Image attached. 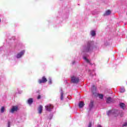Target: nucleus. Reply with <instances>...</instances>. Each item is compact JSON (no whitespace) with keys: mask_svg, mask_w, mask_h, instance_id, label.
Masks as SVG:
<instances>
[{"mask_svg":"<svg viewBox=\"0 0 127 127\" xmlns=\"http://www.w3.org/2000/svg\"><path fill=\"white\" fill-rule=\"evenodd\" d=\"M98 96H99V99H103L104 98V95L103 94H98Z\"/></svg>","mask_w":127,"mask_h":127,"instance_id":"f3484780","label":"nucleus"},{"mask_svg":"<svg viewBox=\"0 0 127 127\" xmlns=\"http://www.w3.org/2000/svg\"><path fill=\"white\" fill-rule=\"evenodd\" d=\"M88 127H92V123H91V122L89 123Z\"/></svg>","mask_w":127,"mask_h":127,"instance_id":"a878e982","label":"nucleus"},{"mask_svg":"<svg viewBox=\"0 0 127 127\" xmlns=\"http://www.w3.org/2000/svg\"><path fill=\"white\" fill-rule=\"evenodd\" d=\"M97 127H102V126L100 125H99Z\"/></svg>","mask_w":127,"mask_h":127,"instance_id":"cd10ccee","label":"nucleus"},{"mask_svg":"<svg viewBox=\"0 0 127 127\" xmlns=\"http://www.w3.org/2000/svg\"><path fill=\"white\" fill-rule=\"evenodd\" d=\"M90 34L91 36H92L93 37L94 36H96V31H94V30H92L90 32Z\"/></svg>","mask_w":127,"mask_h":127,"instance_id":"ddd939ff","label":"nucleus"},{"mask_svg":"<svg viewBox=\"0 0 127 127\" xmlns=\"http://www.w3.org/2000/svg\"><path fill=\"white\" fill-rule=\"evenodd\" d=\"M48 83H49V84H52V80L51 79V78H50V79H49Z\"/></svg>","mask_w":127,"mask_h":127,"instance_id":"4be33fe9","label":"nucleus"},{"mask_svg":"<svg viewBox=\"0 0 127 127\" xmlns=\"http://www.w3.org/2000/svg\"><path fill=\"white\" fill-rule=\"evenodd\" d=\"M23 54H24V51H22L21 52L17 55L16 58L18 59L20 58L21 56L23 55Z\"/></svg>","mask_w":127,"mask_h":127,"instance_id":"0eeeda50","label":"nucleus"},{"mask_svg":"<svg viewBox=\"0 0 127 127\" xmlns=\"http://www.w3.org/2000/svg\"><path fill=\"white\" fill-rule=\"evenodd\" d=\"M126 90L123 88L120 89V93H125Z\"/></svg>","mask_w":127,"mask_h":127,"instance_id":"6ab92c4d","label":"nucleus"},{"mask_svg":"<svg viewBox=\"0 0 127 127\" xmlns=\"http://www.w3.org/2000/svg\"><path fill=\"white\" fill-rule=\"evenodd\" d=\"M17 111H18V107H17L16 106H13L12 107V108L10 110V112L12 114H13V113H14V112H17Z\"/></svg>","mask_w":127,"mask_h":127,"instance_id":"39448f33","label":"nucleus"},{"mask_svg":"<svg viewBox=\"0 0 127 127\" xmlns=\"http://www.w3.org/2000/svg\"><path fill=\"white\" fill-rule=\"evenodd\" d=\"M38 100H40V99H41V95H38L37 97Z\"/></svg>","mask_w":127,"mask_h":127,"instance_id":"393cba45","label":"nucleus"},{"mask_svg":"<svg viewBox=\"0 0 127 127\" xmlns=\"http://www.w3.org/2000/svg\"><path fill=\"white\" fill-rule=\"evenodd\" d=\"M122 127H127V122L123 125Z\"/></svg>","mask_w":127,"mask_h":127,"instance_id":"b1692460","label":"nucleus"},{"mask_svg":"<svg viewBox=\"0 0 127 127\" xmlns=\"http://www.w3.org/2000/svg\"><path fill=\"white\" fill-rule=\"evenodd\" d=\"M111 12L110 10H108L106 11V12L104 14V16H107L108 15H110L111 14Z\"/></svg>","mask_w":127,"mask_h":127,"instance_id":"1a4fd4ad","label":"nucleus"},{"mask_svg":"<svg viewBox=\"0 0 127 127\" xmlns=\"http://www.w3.org/2000/svg\"><path fill=\"white\" fill-rule=\"evenodd\" d=\"M91 90L92 92H94V91H96V86L95 85H93L91 88Z\"/></svg>","mask_w":127,"mask_h":127,"instance_id":"a211bd4d","label":"nucleus"},{"mask_svg":"<svg viewBox=\"0 0 127 127\" xmlns=\"http://www.w3.org/2000/svg\"><path fill=\"white\" fill-rule=\"evenodd\" d=\"M10 127V123L9 122H8V127Z\"/></svg>","mask_w":127,"mask_h":127,"instance_id":"bb28decb","label":"nucleus"},{"mask_svg":"<svg viewBox=\"0 0 127 127\" xmlns=\"http://www.w3.org/2000/svg\"><path fill=\"white\" fill-rule=\"evenodd\" d=\"M84 106H85V104H84V102L80 101L78 104L79 108H83V107H84Z\"/></svg>","mask_w":127,"mask_h":127,"instance_id":"6e6552de","label":"nucleus"},{"mask_svg":"<svg viewBox=\"0 0 127 127\" xmlns=\"http://www.w3.org/2000/svg\"><path fill=\"white\" fill-rule=\"evenodd\" d=\"M45 108L48 112H51V110L54 108L52 104H49L45 106Z\"/></svg>","mask_w":127,"mask_h":127,"instance_id":"f03ea898","label":"nucleus"},{"mask_svg":"<svg viewBox=\"0 0 127 127\" xmlns=\"http://www.w3.org/2000/svg\"><path fill=\"white\" fill-rule=\"evenodd\" d=\"M125 106L126 105L124 104V103H121L120 104V106L121 107V108H122V109H123V110L125 109Z\"/></svg>","mask_w":127,"mask_h":127,"instance_id":"dca6fc26","label":"nucleus"},{"mask_svg":"<svg viewBox=\"0 0 127 127\" xmlns=\"http://www.w3.org/2000/svg\"><path fill=\"white\" fill-rule=\"evenodd\" d=\"M111 114H112V111H109L107 113V116H110L111 115Z\"/></svg>","mask_w":127,"mask_h":127,"instance_id":"5701e85b","label":"nucleus"},{"mask_svg":"<svg viewBox=\"0 0 127 127\" xmlns=\"http://www.w3.org/2000/svg\"><path fill=\"white\" fill-rule=\"evenodd\" d=\"M27 103L29 105H31L33 103V99L29 98L27 101Z\"/></svg>","mask_w":127,"mask_h":127,"instance_id":"9d476101","label":"nucleus"},{"mask_svg":"<svg viewBox=\"0 0 127 127\" xmlns=\"http://www.w3.org/2000/svg\"><path fill=\"white\" fill-rule=\"evenodd\" d=\"M111 102H112V98L108 97L107 99L106 103H107V104H110V103H111Z\"/></svg>","mask_w":127,"mask_h":127,"instance_id":"2eb2a0df","label":"nucleus"},{"mask_svg":"<svg viewBox=\"0 0 127 127\" xmlns=\"http://www.w3.org/2000/svg\"><path fill=\"white\" fill-rule=\"evenodd\" d=\"M95 94V93H93V95H94Z\"/></svg>","mask_w":127,"mask_h":127,"instance_id":"c85d7f7f","label":"nucleus"},{"mask_svg":"<svg viewBox=\"0 0 127 127\" xmlns=\"http://www.w3.org/2000/svg\"><path fill=\"white\" fill-rule=\"evenodd\" d=\"M4 107H2L0 110V112L1 113H4Z\"/></svg>","mask_w":127,"mask_h":127,"instance_id":"aec40b11","label":"nucleus"},{"mask_svg":"<svg viewBox=\"0 0 127 127\" xmlns=\"http://www.w3.org/2000/svg\"><path fill=\"white\" fill-rule=\"evenodd\" d=\"M112 113H113V114H119V111L116 110L113 111Z\"/></svg>","mask_w":127,"mask_h":127,"instance_id":"412c9836","label":"nucleus"},{"mask_svg":"<svg viewBox=\"0 0 127 127\" xmlns=\"http://www.w3.org/2000/svg\"><path fill=\"white\" fill-rule=\"evenodd\" d=\"M38 113L40 114H42V111H43V106L42 105H40L38 108Z\"/></svg>","mask_w":127,"mask_h":127,"instance_id":"423d86ee","label":"nucleus"},{"mask_svg":"<svg viewBox=\"0 0 127 127\" xmlns=\"http://www.w3.org/2000/svg\"><path fill=\"white\" fill-rule=\"evenodd\" d=\"M38 82L39 84L46 83L47 82V78L45 76H43L41 79H39Z\"/></svg>","mask_w":127,"mask_h":127,"instance_id":"20e7f679","label":"nucleus"},{"mask_svg":"<svg viewBox=\"0 0 127 127\" xmlns=\"http://www.w3.org/2000/svg\"><path fill=\"white\" fill-rule=\"evenodd\" d=\"M93 45V42H88V43H87V46L85 48V52H89V51H91V50L93 49V48H92Z\"/></svg>","mask_w":127,"mask_h":127,"instance_id":"f257e3e1","label":"nucleus"},{"mask_svg":"<svg viewBox=\"0 0 127 127\" xmlns=\"http://www.w3.org/2000/svg\"><path fill=\"white\" fill-rule=\"evenodd\" d=\"M63 95H64V92L63 90H61V101H63Z\"/></svg>","mask_w":127,"mask_h":127,"instance_id":"f8f14e48","label":"nucleus"},{"mask_svg":"<svg viewBox=\"0 0 127 127\" xmlns=\"http://www.w3.org/2000/svg\"><path fill=\"white\" fill-rule=\"evenodd\" d=\"M71 82L77 84V83H79V78L73 76L71 77Z\"/></svg>","mask_w":127,"mask_h":127,"instance_id":"7ed1b4c3","label":"nucleus"},{"mask_svg":"<svg viewBox=\"0 0 127 127\" xmlns=\"http://www.w3.org/2000/svg\"><path fill=\"white\" fill-rule=\"evenodd\" d=\"M93 107H94V102L91 101L89 103L90 109H93Z\"/></svg>","mask_w":127,"mask_h":127,"instance_id":"9b49d317","label":"nucleus"},{"mask_svg":"<svg viewBox=\"0 0 127 127\" xmlns=\"http://www.w3.org/2000/svg\"><path fill=\"white\" fill-rule=\"evenodd\" d=\"M83 59H84V60H85V61L87 62V63H89V64H90V65H92V63H91V62H90V60H88V59H87L86 57H84Z\"/></svg>","mask_w":127,"mask_h":127,"instance_id":"4468645a","label":"nucleus"}]
</instances>
